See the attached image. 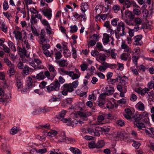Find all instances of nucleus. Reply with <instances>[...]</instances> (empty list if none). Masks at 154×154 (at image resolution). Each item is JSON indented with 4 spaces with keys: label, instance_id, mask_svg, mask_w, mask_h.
Listing matches in <instances>:
<instances>
[{
    "label": "nucleus",
    "instance_id": "1",
    "mask_svg": "<svg viewBox=\"0 0 154 154\" xmlns=\"http://www.w3.org/2000/svg\"><path fill=\"white\" fill-rule=\"evenodd\" d=\"M148 114L146 112H144L142 113L139 115V116H137V115H135V122H134V125H136L138 128L139 130L144 129L143 128H145V125L144 123H142L140 120L143 118L147 117Z\"/></svg>",
    "mask_w": 154,
    "mask_h": 154
},
{
    "label": "nucleus",
    "instance_id": "2",
    "mask_svg": "<svg viewBox=\"0 0 154 154\" xmlns=\"http://www.w3.org/2000/svg\"><path fill=\"white\" fill-rule=\"evenodd\" d=\"M125 25L124 22H121L118 23L117 30H115V34L117 38H119V35L123 36L126 35V32L125 31Z\"/></svg>",
    "mask_w": 154,
    "mask_h": 154
},
{
    "label": "nucleus",
    "instance_id": "3",
    "mask_svg": "<svg viewBox=\"0 0 154 154\" xmlns=\"http://www.w3.org/2000/svg\"><path fill=\"white\" fill-rule=\"evenodd\" d=\"M60 86V84L58 80L56 79L50 85L46 87L47 91L48 93L52 91H58Z\"/></svg>",
    "mask_w": 154,
    "mask_h": 154
},
{
    "label": "nucleus",
    "instance_id": "4",
    "mask_svg": "<svg viewBox=\"0 0 154 154\" xmlns=\"http://www.w3.org/2000/svg\"><path fill=\"white\" fill-rule=\"evenodd\" d=\"M66 111L65 110H62L59 113L58 118L63 122L66 123L67 125L71 126L72 123V119L69 118H64V116L66 115Z\"/></svg>",
    "mask_w": 154,
    "mask_h": 154
},
{
    "label": "nucleus",
    "instance_id": "5",
    "mask_svg": "<svg viewBox=\"0 0 154 154\" xmlns=\"http://www.w3.org/2000/svg\"><path fill=\"white\" fill-rule=\"evenodd\" d=\"M41 61L38 58H34L32 61L29 62V64L33 67L36 69H43L44 66L42 65Z\"/></svg>",
    "mask_w": 154,
    "mask_h": 154
},
{
    "label": "nucleus",
    "instance_id": "6",
    "mask_svg": "<svg viewBox=\"0 0 154 154\" xmlns=\"http://www.w3.org/2000/svg\"><path fill=\"white\" fill-rule=\"evenodd\" d=\"M28 80L27 82L25 87L23 89V91L25 93L28 92L30 90L35 86L34 82H33L32 78L30 77L28 78Z\"/></svg>",
    "mask_w": 154,
    "mask_h": 154
},
{
    "label": "nucleus",
    "instance_id": "7",
    "mask_svg": "<svg viewBox=\"0 0 154 154\" xmlns=\"http://www.w3.org/2000/svg\"><path fill=\"white\" fill-rule=\"evenodd\" d=\"M62 88L63 91L61 92L62 94L64 96L66 95L68 92H71L74 90L70 84H65L63 85Z\"/></svg>",
    "mask_w": 154,
    "mask_h": 154
},
{
    "label": "nucleus",
    "instance_id": "8",
    "mask_svg": "<svg viewBox=\"0 0 154 154\" xmlns=\"http://www.w3.org/2000/svg\"><path fill=\"white\" fill-rule=\"evenodd\" d=\"M40 10L49 20L51 19L52 17V11L50 9H40Z\"/></svg>",
    "mask_w": 154,
    "mask_h": 154
},
{
    "label": "nucleus",
    "instance_id": "9",
    "mask_svg": "<svg viewBox=\"0 0 154 154\" xmlns=\"http://www.w3.org/2000/svg\"><path fill=\"white\" fill-rule=\"evenodd\" d=\"M48 109L43 108H39L35 109L32 112L33 115H38L47 112Z\"/></svg>",
    "mask_w": 154,
    "mask_h": 154
},
{
    "label": "nucleus",
    "instance_id": "10",
    "mask_svg": "<svg viewBox=\"0 0 154 154\" xmlns=\"http://www.w3.org/2000/svg\"><path fill=\"white\" fill-rule=\"evenodd\" d=\"M134 25H135L134 29L136 31H138L140 28L139 26L141 25L142 23V20L139 17H136L134 19Z\"/></svg>",
    "mask_w": 154,
    "mask_h": 154
},
{
    "label": "nucleus",
    "instance_id": "11",
    "mask_svg": "<svg viewBox=\"0 0 154 154\" xmlns=\"http://www.w3.org/2000/svg\"><path fill=\"white\" fill-rule=\"evenodd\" d=\"M145 132L146 134L149 137L152 138L154 137V128H145Z\"/></svg>",
    "mask_w": 154,
    "mask_h": 154
},
{
    "label": "nucleus",
    "instance_id": "12",
    "mask_svg": "<svg viewBox=\"0 0 154 154\" xmlns=\"http://www.w3.org/2000/svg\"><path fill=\"white\" fill-rule=\"evenodd\" d=\"M142 38V36L141 35H137L135 36L134 38V42H135V43H134V44L136 45H141L142 43L140 42V41Z\"/></svg>",
    "mask_w": 154,
    "mask_h": 154
},
{
    "label": "nucleus",
    "instance_id": "13",
    "mask_svg": "<svg viewBox=\"0 0 154 154\" xmlns=\"http://www.w3.org/2000/svg\"><path fill=\"white\" fill-rule=\"evenodd\" d=\"M78 115L80 117H82L84 121H85L88 120L87 117L89 115L88 112L86 113L79 111L78 113Z\"/></svg>",
    "mask_w": 154,
    "mask_h": 154
},
{
    "label": "nucleus",
    "instance_id": "14",
    "mask_svg": "<svg viewBox=\"0 0 154 154\" xmlns=\"http://www.w3.org/2000/svg\"><path fill=\"white\" fill-rule=\"evenodd\" d=\"M114 91V89L112 87H106L105 90V93L107 95L112 94Z\"/></svg>",
    "mask_w": 154,
    "mask_h": 154
},
{
    "label": "nucleus",
    "instance_id": "15",
    "mask_svg": "<svg viewBox=\"0 0 154 154\" xmlns=\"http://www.w3.org/2000/svg\"><path fill=\"white\" fill-rule=\"evenodd\" d=\"M47 40L48 37L45 36V33H43L42 30H41V32L40 33V43L41 44H42L45 42H47Z\"/></svg>",
    "mask_w": 154,
    "mask_h": 154
},
{
    "label": "nucleus",
    "instance_id": "16",
    "mask_svg": "<svg viewBox=\"0 0 154 154\" xmlns=\"http://www.w3.org/2000/svg\"><path fill=\"white\" fill-rule=\"evenodd\" d=\"M16 80L17 87L18 91H20L22 90L23 87V82L18 78H17Z\"/></svg>",
    "mask_w": 154,
    "mask_h": 154
},
{
    "label": "nucleus",
    "instance_id": "17",
    "mask_svg": "<svg viewBox=\"0 0 154 154\" xmlns=\"http://www.w3.org/2000/svg\"><path fill=\"white\" fill-rule=\"evenodd\" d=\"M101 64L106 69L108 68H110L111 69L116 68L117 65L115 64H109L106 62H103L101 63Z\"/></svg>",
    "mask_w": 154,
    "mask_h": 154
},
{
    "label": "nucleus",
    "instance_id": "18",
    "mask_svg": "<svg viewBox=\"0 0 154 154\" xmlns=\"http://www.w3.org/2000/svg\"><path fill=\"white\" fill-rule=\"evenodd\" d=\"M56 63L58 64L60 66L63 67H66L68 65L67 61L64 60L57 61Z\"/></svg>",
    "mask_w": 154,
    "mask_h": 154
},
{
    "label": "nucleus",
    "instance_id": "19",
    "mask_svg": "<svg viewBox=\"0 0 154 154\" xmlns=\"http://www.w3.org/2000/svg\"><path fill=\"white\" fill-rule=\"evenodd\" d=\"M23 71V74L27 75L29 74L30 72H32V69L27 65H25Z\"/></svg>",
    "mask_w": 154,
    "mask_h": 154
},
{
    "label": "nucleus",
    "instance_id": "20",
    "mask_svg": "<svg viewBox=\"0 0 154 154\" xmlns=\"http://www.w3.org/2000/svg\"><path fill=\"white\" fill-rule=\"evenodd\" d=\"M125 17L129 19H134L135 18V15L132 12L130 11H125Z\"/></svg>",
    "mask_w": 154,
    "mask_h": 154
},
{
    "label": "nucleus",
    "instance_id": "21",
    "mask_svg": "<svg viewBox=\"0 0 154 154\" xmlns=\"http://www.w3.org/2000/svg\"><path fill=\"white\" fill-rule=\"evenodd\" d=\"M110 37L109 34L107 33L103 34L102 39L103 43L104 44H107L109 42Z\"/></svg>",
    "mask_w": 154,
    "mask_h": 154
},
{
    "label": "nucleus",
    "instance_id": "22",
    "mask_svg": "<svg viewBox=\"0 0 154 154\" xmlns=\"http://www.w3.org/2000/svg\"><path fill=\"white\" fill-rule=\"evenodd\" d=\"M135 107L138 110L141 111H143L145 109L144 104L141 102H139L136 105Z\"/></svg>",
    "mask_w": 154,
    "mask_h": 154
},
{
    "label": "nucleus",
    "instance_id": "23",
    "mask_svg": "<svg viewBox=\"0 0 154 154\" xmlns=\"http://www.w3.org/2000/svg\"><path fill=\"white\" fill-rule=\"evenodd\" d=\"M80 75V73L77 74L74 73V72L72 71H69V76L71 77L73 80L78 79Z\"/></svg>",
    "mask_w": 154,
    "mask_h": 154
},
{
    "label": "nucleus",
    "instance_id": "24",
    "mask_svg": "<svg viewBox=\"0 0 154 154\" xmlns=\"http://www.w3.org/2000/svg\"><path fill=\"white\" fill-rule=\"evenodd\" d=\"M131 115L130 114H124V116L126 119L133 121L134 124L136 120L135 115L131 116Z\"/></svg>",
    "mask_w": 154,
    "mask_h": 154
},
{
    "label": "nucleus",
    "instance_id": "25",
    "mask_svg": "<svg viewBox=\"0 0 154 154\" xmlns=\"http://www.w3.org/2000/svg\"><path fill=\"white\" fill-rule=\"evenodd\" d=\"M63 137L62 140L60 139H59V141L60 142H65L66 140H67L68 141H70V143H74L75 142V140L72 138L66 137L65 136H63Z\"/></svg>",
    "mask_w": 154,
    "mask_h": 154
},
{
    "label": "nucleus",
    "instance_id": "26",
    "mask_svg": "<svg viewBox=\"0 0 154 154\" xmlns=\"http://www.w3.org/2000/svg\"><path fill=\"white\" fill-rule=\"evenodd\" d=\"M118 82L124 84H126V80L127 78L125 77H122L120 75H118Z\"/></svg>",
    "mask_w": 154,
    "mask_h": 154
},
{
    "label": "nucleus",
    "instance_id": "27",
    "mask_svg": "<svg viewBox=\"0 0 154 154\" xmlns=\"http://www.w3.org/2000/svg\"><path fill=\"white\" fill-rule=\"evenodd\" d=\"M36 79L38 80H42L45 78L43 72H41L38 74L36 76Z\"/></svg>",
    "mask_w": 154,
    "mask_h": 154
},
{
    "label": "nucleus",
    "instance_id": "28",
    "mask_svg": "<svg viewBox=\"0 0 154 154\" xmlns=\"http://www.w3.org/2000/svg\"><path fill=\"white\" fill-rule=\"evenodd\" d=\"M59 72L62 75H69V71L66 70L64 68H60L58 69Z\"/></svg>",
    "mask_w": 154,
    "mask_h": 154
},
{
    "label": "nucleus",
    "instance_id": "29",
    "mask_svg": "<svg viewBox=\"0 0 154 154\" xmlns=\"http://www.w3.org/2000/svg\"><path fill=\"white\" fill-rule=\"evenodd\" d=\"M105 144V142L104 140H99L96 143V148H101L103 147Z\"/></svg>",
    "mask_w": 154,
    "mask_h": 154
},
{
    "label": "nucleus",
    "instance_id": "30",
    "mask_svg": "<svg viewBox=\"0 0 154 154\" xmlns=\"http://www.w3.org/2000/svg\"><path fill=\"white\" fill-rule=\"evenodd\" d=\"M48 68L49 70L51 72H52L53 73L52 75L53 76V77H54L56 75L55 73L56 72V71L54 67L52 65H48Z\"/></svg>",
    "mask_w": 154,
    "mask_h": 154
},
{
    "label": "nucleus",
    "instance_id": "31",
    "mask_svg": "<svg viewBox=\"0 0 154 154\" xmlns=\"http://www.w3.org/2000/svg\"><path fill=\"white\" fill-rule=\"evenodd\" d=\"M55 59L56 60H59L62 57V55L60 53V52L59 51H58L57 49H55Z\"/></svg>",
    "mask_w": 154,
    "mask_h": 154
},
{
    "label": "nucleus",
    "instance_id": "32",
    "mask_svg": "<svg viewBox=\"0 0 154 154\" xmlns=\"http://www.w3.org/2000/svg\"><path fill=\"white\" fill-rule=\"evenodd\" d=\"M112 9L115 13H118V11L121 10V8L119 5L116 4L113 6Z\"/></svg>",
    "mask_w": 154,
    "mask_h": 154
},
{
    "label": "nucleus",
    "instance_id": "33",
    "mask_svg": "<svg viewBox=\"0 0 154 154\" xmlns=\"http://www.w3.org/2000/svg\"><path fill=\"white\" fill-rule=\"evenodd\" d=\"M70 150L75 154H81L80 150L77 148L71 147L70 148Z\"/></svg>",
    "mask_w": 154,
    "mask_h": 154
},
{
    "label": "nucleus",
    "instance_id": "34",
    "mask_svg": "<svg viewBox=\"0 0 154 154\" xmlns=\"http://www.w3.org/2000/svg\"><path fill=\"white\" fill-rule=\"evenodd\" d=\"M137 91H138V92H139L140 91V94L141 95H144L146 93L147 94L148 91H149V89L148 88H145L142 90H140L138 89Z\"/></svg>",
    "mask_w": 154,
    "mask_h": 154
},
{
    "label": "nucleus",
    "instance_id": "35",
    "mask_svg": "<svg viewBox=\"0 0 154 154\" xmlns=\"http://www.w3.org/2000/svg\"><path fill=\"white\" fill-rule=\"evenodd\" d=\"M57 134V132L55 130H51L48 133V135L53 137L55 136Z\"/></svg>",
    "mask_w": 154,
    "mask_h": 154
},
{
    "label": "nucleus",
    "instance_id": "36",
    "mask_svg": "<svg viewBox=\"0 0 154 154\" xmlns=\"http://www.w3.org/2000/svg\"><path fill=\"white\" fill-rule=\"evenodd\" d=\"M30 22L31 23V25H32V24L36 23H37V20L36 19L35 17L33 15H32L31 16Z\"/></svg>",
    "mask_w": 154,
    "mask_h": 154
},
{
    "label": "nucleus",
    "instance_id": "37",
    "mask_svg": "<svg viewBox=\"0 0 154 154\" xmlns=\"http://www.w3.org/2000/svg\"><path fill=\"white\" fill-rule=\"evenodd\" d=\"M134 19H126L125 20V23L128 25L129 26L134 25V22L133 21Z\"/></svg>",
    "mask_w": 154,
    "mask_h": 154
},
{
    "label": "nucleus",
    "instance_id": "38",
    "mask_svg": "<svg viewBox=\"0 0 154 154\" xmlns=\"http://www.w3.org/2000/svg\"><path fill=\"white\" fill-rule=\"evenodd\" d=\"M70 28L71 29L70 31L72 33L76 32L78 30V28L76 25H74L73 26H71L70 27Z\"/></svg>",
    "mask_w": 154,
    "mask_h": 154
},
{
    "label": "nucleus",
    "instance_id": "39",
    "mask_svg": "<svg viewBox=\"0 0 154 154\" xmlns=\"http://www.w3.org/2000/svg\"><path fill=\"white\" fill-rule=\"evenodd\" d=\"M117 82H118V77L116 79H110L108 81V83L109 84H111L113 85L115 83Z\"/></svg>",
    "mask_w": 154,
    "mask_h": 154
},
{
    "label": "nucleus",
    "instance_id": "40",
    "mask_svg": "<svg viewBox=\"0 0 154 154\" xmlns=\"http://www.w3.org/2000/svg\"><path fill=\"white\" fill-rule=\"evenodd\" d=\"M30 27L32 31V32L33 33V34L36 36H38L39 34L38 33L35 28L34 26L33 27L32 25H31Z\"/></svg>",
    "mask_w": 154,
    "mask_h": 154
},
{
    "label": "nucleus",
    "instance_id": "41",
    "mask_svg": "<svg viewBox=\"0 0 154 154\" xmlns=\"http://www.w3.org/2000/svg\"><path fill=\"white\" fill-rule=\"evenodd\" d=\"M43 53L46 56L48 57H51L52 55L53 54L52 51H51V52H50L48 50L44 51Z\"/></svg>",
    "mask_w": 154,
    "mask_h": 154
},
{
    "label": "nucleus",
    "instance_id": "42",
    "mask_svg": "<svg viewBox=\"0 0 154 154\" xmlns=\"http://www.w3.org/2000/svg\"><path fill=\"white\" fill-rule=\"evenodd\" d=\"M64 56L66 57H68L70 56L71 55L70 52L68 49L65 50L63 51Z\"/></svg>",
    "mask_w": 154,
    "mask_h": 154
},
{
    "label": "nucleus",
    "instance_id": "43",
    "mask_svg": "<svg viewBox=\"0 0 154 154\" xmlns=\"http://www.w3.org/2000/svg\"><path fill=\"white\" fill-rule=\"evenodd\" d=\"M132 4V3L129 0H126L123 5L125 6L127 8H129Z\"/></svg>",
    "mask_w": 154,
    "mask_h": 154
},
{
    "label": "nucleus",
    "instance_id": "44",
    "mask_svg": "<svg viewBox=\"0 0 154 154\" xmlns=\"http://www.w3.org/2000/svg\"><path fill=\"white\" fill-rule=\"evenodd\" d=\"M81 10L83 12H85L88 8V5L87 4H85L84 5L81 6Z\"/></svg>",
    "mask_w": 154,
    "mask_h": 154
},
{
    "label": "nucleus",
    "instance_id": "45",
    "mask_svg": "<svg viewBox=\"0 0 154 154\" xmlns=\"http://www.w3.org/2000/svg\"><path fill=\"white\" fill-rule=\"evenodd\" d=\"M89 147L91 148H96V144L94 141H91L88 144Z\"/></svg>",
    "mask_w": 154,
    "mask_h": 154
},
{
    "label": "nucleus",
    "instance_id": "46",
    "mask_svg": "<svg viewBox=\"0 0 154 154\" xmlns=\"http://www.w3.org/2000/svg\"><path fill=\"white\" fill-rule=\"evenodd\" d=\"M148 87L149 90L150 89H154V82L151 81L148 83Z\"/></svg>",
    "mask_w": 154,
    "mask_h": 154
},
{
    "label": "nucleus",
    "instance_id": "47",
    "mask_svg": "<svg viewBox=\"0 0 154 154\" xmlns=\"http://www.w3.org/2000/svg\"><path fill=\"white\" fill-rule=\"evenodd\" d=\"M128 56V54L127 53H123L122 54L121 56V58L122 60L126 61L127 60V57Z\"/></svg>",
    "mask_w": 154,
    "mask_h": 154
},
{
    "label": "nucleus",
    "instance_id": "48",
    "mask_svg": "<svg viewBox=\"0 0 154 154\" xmlns=\"http://www.w3.org/2000/svg\"><path fill=\"white\" fill-rule=\"evenodd\" d=\"M79 82L78 81H75L73 82L72 83L69 84H70L72 88H76L78 85Z\"/></svg>",
    "mask_w": 154,
    "mask_h": 154
},
{
    "label": "nucleus",
    "instance_id": "49",
    "mask_svg": "<svg viewBox=\"0 0 154 154\" xmlns=\"http://www.w3.org/2000/svg\"><path fill=\"white\" fill-rule=\"evenodd\" d=\"M117 124L121 127H122L125 125V122L122 120H118L116 121Z\"/></svg>",
    "mask_w": 154,
    "mask_h": 154
},
{
    "label": "nucleus",
    "instance_id": "50",
    "mask_svg": "<svg viewBox=\"0 0 154 154\" xmlns=\"http://www.w3.org/2000/svg\"><path fill=\"white\" fill-rule=\"evenodd\" d=\"M15 36L16 38L19 39L20 40H21L22 39L21 33L20 31H17V33Z\"/></svg>",
    "mask_w": 154,
    "mask_h": 154
},
{
    "label": "nucleus",
    "instance_id": "51",
    "mask_svg": "<svg viewBox=\"0 0 154 154\" xmlns=\"http://www.w3.org/2000/svg\"><path fill=\"white\" fill-rule=\"evenodd\" d=\"M1 29L2 30L5 32H7V27L5 25V24L4 23H2V25H1Z\"/></svg>",
    "mask_w": 154,
    "mask_h": 154
},
{
    "label": "nucleus",
    "instance_id": "52",
    "mask_svg": "<svg viewBox=\"0 0 154 154\" xmlns=\"http://www.w3.org/2000/svg\"><path fill=\"white\" fill-rule=\"evenodd\" d=\"M106 95H107L105 92L101 94L99 97V99L102 100H105V99Z\"/></svg>",
    "mask_w": 154,
    "mask_h": 154
},
{
    "label": "nucleus",
    "instance_id": "53",
    "mask_svg": "<svg viewBox=\"0 0 154 154\" xmlns=\"http://www.w3.org/2000/svg\"><path fill=\"white\" fill-rule=\"evenodd\" d=\"M106 105L107 108L109 109H112L114 107L113 104L111 102H109L108 103L106 104Z\"/></svg>",
    "mask_w": 154,
    "mask_h": 154
},
{
    "label": "nucleus",
    "instance_id": "54",
    "mask_svg": "<svg viewBox=\"0 0 154 154\" xmlns=\"http://www.w3.org/2000/svg\"><path fill=\"white\" fill-rule=\"evenodd\" d=\"M72 56L75 59L77 57V54L76 53V49L72 47Z\"/></svg>",
    "mask_w": 154,
    "mask_h": 154
},
{
    "label": "nucleus",
    "instance_id": "55",
    "mask_svg": "<svg viewBox=\"0 0 154 154\" xmlns=\"http://www.w3.org/2000/svg\"><path fill=\"white\" fill-rule=\"evenodd\" d=\"M132 146L135 147L136 149H138L140 145V144L139 142L134 141V143L132 144Z\"/></svg>",
    "mask_w": 154,
    "mask_h": 154
},
{
    "label": "nucleus",
    "instance_id": "56",
    "mask_svg": "<svg viewBox=\"0 0 154 154\" xmlns=\"http://www.w3.org/2000/svg\"><path fill=\"white\" fill-rule=\"evenodd\" d=\"M17 127H16L15 128L14 127H13V128L11 130V134L12 135H14L16 134L17 131Z\"/></svg>",
    "mask_w": 154,
    "mask_h": 154
},
{
    "label": "nucleus",
    "instance_id": "57",
    "mask_svg": "<svg viewBox=\"0 0 154 154\" xmlns=\"http://www.w3.org/2000/svg\"><path fill=\"white\" fill-rule=\"evenodd\" d=\"M116 137L118 138L123 139L124 137V135L122 132H117Z\"/></svg>",
    "mask_w": 154,
    "mask_h": 154
},
{
    "label": "nucleus",
    "instance_id": "58",
    "mask_svg": "<svg viewBox=\"0 0 154 154\" xmlns=\"http://www.w3.org/2000/svg\"><path fill=\"white\" fill-rule=\"evenodd\" d=\"M137 99V97L134 94H132L131 95L130 100L132 101H136Z\"/></svg>",
    "mask_w": 154,
    "mask_h": 154
},
{
    "label": "nucleus",
    "instance_id": "59",
    "mask_svg": "<svg viewBox=\"0 0 154 154\" xmlns=\"http://www.w3.org/2000/svg\"><path fill=\"white\" fill-rule=\"evenodd\" d=\"M3 9L5 10H7L9 8V6L7 2L5 0L4 1L3 4Z\"/></svg>",
    "mask_w": 154,
    "mask_h": 154
},
{
    "label": "nucleus",
    "instance_id": "60",
    "mask_svg": "<svg viewBox=\"0 0 154 154\" xmlns=\"http://www.w3.org/2000/svg\"><path fill=\"white\" fill-rule=\"evenodd\" d=\"M2 49L5 52L7 53H9L10 51V49L7 46H6L5 45H3L2 46Z\"/></svg>",
    "mask_w": 154,
    "mask_h": 154
},
{
    "label": "nucleus",
    "instance_id": "61",
    "mask_svg": "<svg viewBox=\"0 0 154 154\" xmlns=\"http://www.w3.org/2000/svg\"><path fill=\"white\" fill-rule=\"evenodd\" d=\"M132 60L133 63L135 64H137V60L138 59V57L137 56H134L132 57Z\"/></svg>",
    "mask_w": 154,
    "mask_h": 154
},
{
    "label": "nucleus",
    "instance_id": "62",
    "mask_svg": "<svg viewBox=\"0 0 154 154\" xmlns=\"http://www.w3.org/2000/svg\"><path fill=\"white\" fill-rule=\"evenodd\" d=\"M36 137L37 139L41 141H44L45 140V136H42V137L39 135H37Z\"/></svg>",
    "mask_w": 154,
    "mask_h": 154
},
{
    "label": "nucleus",
    "instance_id": "63",
    "mask_svg": "<svg viewBox=\"0 0 154 154\" xmlns=\"http://www.w3.org/2000/svg\"><path fill=\"white\" fill-rule=\"evenodd\" d=\"M95 128H88V131L90 134L93 135L94 131H95Z\"/></svg>",
    "mask_w": 154,
    "mask_h": 154
},
{
    "label": "nucleus",
    "instance_id": "64",
    "mask_svg": "<svg viewBox=\"0 0 154 154\" xmlns=\"http://www.w3.org/2000/svg\"><path fill=\"white\" fill-rule=\"evenodd\" d=\"M17 66L18 68L19 69H23L24 68L23 63L21 61H20L18 63Z\"/></svg>",
    "mask_w": 154,
    "mask_h": 154
}]
</instances>
